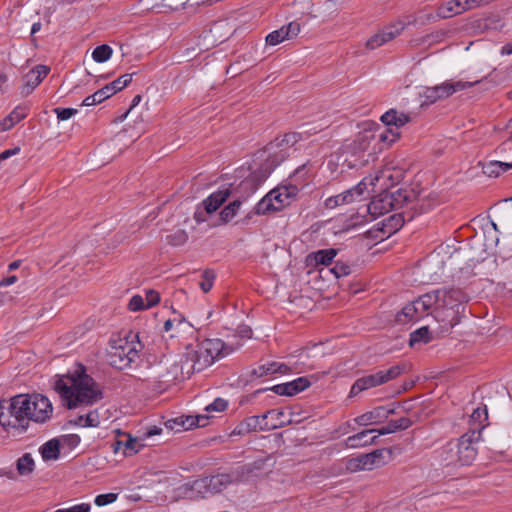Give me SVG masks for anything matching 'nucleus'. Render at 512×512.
Returning <instances> with one entry per match:
<instances>
[{
  "mask_svg": "<svg viewBox=\"0 0 512 512\" xmlns=\"http://www.w3.org/2000/svg\"><path fill=\"white\" fill-rule=\"evenodd\" d=\"M468 296L459 288L434 290L421 295L418 299L406 304L396 315L398 324L416 322L428 315L443 323V328H452L459 323L460 309Z\"/></svg>",
  "mask_w": 512,
  "mask_h": 512,
  "instance_id": "1",
  "label": "nucleus"
},
{
  "mask_svg": "<svg viewBox=\"0 0 512 512\" xmlns=\"http://www.w3.org/2000/svg\"><path fill=\"white\" fill-rule=\"evenodd\" d=\"M52 415V403L42 394H18L0 401V425L7 431L24 433L30 423L44 424Z\"/></svg>",
  "mask_w": 512,
  "mask_h": 512,
  "instance_id": "2",
  "label": "nucleus"
},
{
  "mask_svg": "<svg viewBox=\"0 0 512 512\" xmlns=\"http://www.w3.org/2000/svg\"><path fill=\"white\" fill-rule=\"evenodd\" d=\"M55 390L69 409L90 406L102 398L94 379L87 374L60 378L55 383Z\"/></svg>",
  "mask_w": 512,
  "mask_h": 512,
  "instance_id": "3",
  "label": "nucleus"
},
{
  "mask_svg": "<svg viewBox=\"0 0 512 512\" xmlns=\"http://www.w3.org/2000/svg\"><path fill=\"white\" fill-rule=\"evenodd\" d=\"M263 461L240 465L232 468L228 472L218 473L210 477L197 479L184 486L185 491L188 489L192 493L205 496L207 493H219L226 489L229 485L249 481L252 477L257 476L262 468Z\"/></svg>",
  "mask_w": 512,
  "mask_h": 512,
  "instance_id": "4",
  "label": "nucleus"
},
{
  "mask_svg": "<svg viewBox=\"0 0 512 512\" xmlns=\"http://www.w3.org/2000/svg\"><path fill=\"white\" fill-rule=\"evenodd\" d=\"M302 139L301 133L289 132L271 141L265 148V152L268 153L266 163L242 181L241 186L252 190L257 189L268 178L271 171L289 156V150Z\"/></svg>",
  "mask_w": 512,
  "mask_h": 512,
  "instance_id": "5",
  "label": "nucleus"
},
{
  "mask_svg": "<svg viewBox=\"0 0 512 512\" xmlns=\"http://www.w3.org/2000/svg\"><path fill=\"white\" fill-rule=\"evenodd\" d=\"M220 339H205L195 345H188L181 361L182 373L200 372L227 354Z\"/></svg>",
  "mask_w": 512,
  "mask_h": 512,
  "instance_id": "6",
  "label": "nucleus"
},
{
  "mask_svg": "<svg viewBox=\"0 0 512 512\" xmlns=\"http://www.w3.org/2000/svg\"><path fill=\"white\" fill-rule=\"evenodd\" d=\"M414 196L406 190H386L374 196L368 205V212L372 218L380 217L391 210L402 209L412 205Z\"/></svg>",
  "mask_w": 512,
  "mask_h": 512,
  "instance_id": "7",
  "label": "nucleus"
},
{
  "mask_svg": "<svg viewBox=\"0 0 512 512\" xmlns=\"http://www.w3.org/2000/svg\"><path fill=\"white\" fill-rule=\"evenodd\" d=\"M405 207L406 209L404 211L395 213L378 224L381 225L378 230L381 231L383 235L389 237L396 233L403 226L405 221H411L416 214L428 211L432 208V204L424 199H415L412 205Z\"/></svg>",
  "mask_w": 512,
  "mask_h": 512,
  "instance_id": "8",
  "label": "nucleus"
},
{
  "mask_svg": "<svg viewBox=\"0 0 512 512\" xmlns=\"http://www.w3.org/2000/svg\"><path fill=\"white\" fill-rule=\"evenodd\" d=\"M142 348L143 345L138 340H120L119 344L113 346L112 350L109 352V363L116 369H126L139 359Z\"/></svg>",
  "mask_w": 512,
  "mask_h": 512,
  "instance_id": "9",
  "label": "nucleus"
},
{
  "mask_svg": "<svg viewBox=\"0 0 512 512\" xmlns=\"http://www.w3.org/2000/svg\"><path fill=\"white\" fill-rule=\"evenodd\" d=\"M133 75V73H130L120 76L116 80L96 91L94 94L87 96L83 100L81 106H93L100 104L118 91L124 89L132 81Z\"/></svg>",
  "mask_w": 512,
  "mask_h": 512,
  "instance_id": "10",
  "label": "nucleus"
},
{
  "mask_svg": "<svg viewBox=\"0 0 512 512\" xmlns=\"http://www.w3.org/2000/svg\"><path fill=\"white\" fill-rule=\"evenodd\" d=\"M480 440V430L473 429L463 434L457 443L458 461L461 465H470L477 455L474 443Z\"/></svg>",
  "mask_w": 512,
  "mask_h": 512,
  "instance_id": "11",
  "label": "nucleus"
},
{
  "mask_svg": "<svg viewBox=\"0 0 512 512\" xmlns=\"http://www.w3.org/2000/svg\"><path fill=\"white\" fill-rule=\"evenodd\" d=\"M391 453L388 449H376L371 453L362 454L348 461V468L351 470H372L385 463L384 453Z\"/></svg>",
  "mask_w": 512,
  "mask_h": 512,
  "instance_id": "12",
  "label": "nucleus"
},
{
  "mask_svg": "<svg viewBox=\"0 0 512 512\" xmlns=\"http://www.w3.org/2000/svg\"><path fill=\"white\" fill-rule=\"evenodd\" d=\"M394 413V408L378 406L371 411L359 415L354 419V421L360 426L376 425L384 422L390 415Z\"/></svg>",
  "mask_w": 512,
  "mask_h": 512,
  "instance_id": "13",
  "label": "nucleus"
},
{
  "mask_svg": "<svg viewBox=\"0 0 512 512\" xmlns=\"http://www.w3.org/2000/svg\"><path fill=\"white\" fill-rule=\"evenodd\" d=\"M50 68L46 65H37L24 76V84L21 87L22 95H29L48 75Z\"/></svg>",
  "mask_w": 512,
  "mask_h": 512,
  "instance_id": "14",
  "label": "nucleus"
},
{
  "mask_svg": "<svg viewBox=\"0 0 512 512\" xmlns=\"http://www.w3.org/2000/svg\"><path fill=\"white\" fill-rule=\"evenodd\" d=\"M300 32V25L297 22H290L280 29L272 31L266 36V43L271 46L278 45L284 40L291 39Z\"/></svg>",
  "mask_w": 512,
  "mask_h": 512,
  "instance_id": "15",
  "label": "nucleus"
},
{
  "mask_svg": "<svg viewBox=\"0 0 512 512\" xmlns=\"http://www.w3.org/2000/svg\"><path fill=\"white\" fill-rule=\"evenodd\" d=\"M310 384L308 378L299 377L293 381L275 385L271 390L281 396H293L308 388Z\"/></svg>",
  "mask_w": 512,
  "mask_h": 512,
  "instance_id": "16",
  "label": "nucleus"
},
{
  "mask_svg": "<svg viewBox=\"0 0 512 512\" xmlns=\"http://www.w3.org/2000/svg\"><path fill=\"white\" fill-rule=\"evenodd\" d=\"M468 9H471L469 0H450L438 7L437 17L441 19L450 18Z\"/></svg>",
  "mask_w": 512,
  "mask_h": 512,
  "instance_id": "17",
  "label": "nucleus"
},
{
  "mask_svg": "<svg viewBox=\"0 0 512 512\" xmlns=\"http://www.w3.org/2000/svg\"><path fill=\"white\" fill-rule=\"evenodd\" d=\"M231 189L228 186H222L218 191L212 193L203 201L204 208L207 213L215 212L230 196Z\"/></svg>",
  "mask_w": 512,
  "mask_h": 512,
  "instance_id": "18",
  "label": "nucleus"
},
{
  "mask_svg": "<svg viewBox=\"0 0 512 512\" xmlns=\"http://www.w3.org/2000/svg\"><path fill=\"white\" fill-rule=\"evenodd\" d=\"M381 122L388 126V127H394L393 129L399 130L400 127L404 126L408 122H410L411 117L409 114H406L404 112H400L396 109H390L386 111L381 117Z\"/></svg>",
  "mask_w": 512,
  "mask_h": 512,
  "instance_id": "19",
  "label": "nucleus"
},
{
  "mask_svg": "<svg viewBox=\"0 0 512 512\" xmlns=\"http://www.w3.org/2000/svg\"><path fill=\"white\" fill-rule=\"evenodd\" d=\"M478 81L475 82H465V81H447L440 85H436V89L439 95V99H445L449 96L453 95L455 92L470 88L477 84Z\"/></svg>",
  "mask_w": 512,
  "mask_h": 512,
  "instance_id": "20",
  "label": "nucleus"
},
{
  "mask_svg": "<svg viewBox=\"0 0 512 512\" xmlns=\"http://www.w3.org/2000/svg\"><path fill=\"white\" fill-rule=\"evenodd\" d=\"M338 250L334 248L329 249H321L315 252L310 253L307 256L308 265H324L329 266L332 264L334 258L337 256Z\"/></svg>",
  "mask_w": 512,
  "mask_h": 512,
  "instance_id": "21",
  "label": "nucleus"
},
{
  "mask_svg": "<svg viewBox=\"0 0 512 512\" xmlns=\"http://www.w3.org/2000/svg\"><path fill=\"white\" fill-rule=\"evenodd\" d=\"M380 379L378 372L358 378L352 385L349 396L354 397L362 391L381 385Z\"/></svg>",
  "mask_w": 512,
  "mask_h": 512,
  "instance_id": "22",
  "label": "nucleus"
},
{
  "mask_svg": "<svg viewBox=\"0 0 512 512\" xmlns=\"http://www.w3.org/2000/svg\"><path fill=\"white\" fill-rule=\"evenodd\" d=\"M113 446L115 453L123 448V454L125 456H132L139 451L142 445L136 438H132L130 435H128L126 440H117Z\"/></svg>",
  "mask_w": 512,
  "mask_h": 512,
  "instance_id": "23",
  "label": "nucleus"
},
{
  "mask_svg": "<svg viewBox=\"0 0 512 512\" xmlns=\"http://www.w3.org/2000/svg\"><path fill=\"white\" fill-rule=\"evenodd\" d=\"M259 427V419L255 416H249L237 424L232 434L246 435L251 432L259 431Z\"/></svg>",
  "mask_w": 512,
  "mask_h": 512,
  "instance_id": "24",
  "label": "nucleus"
},
{
  "mask_svg": "<svg viewBox=\"0 0 512 512\" xmlns=\"http://www.w3.org/2000/svg\"><path fill=\"white\" fill-rule=\"evenodd\" d=\"M512 168L511 162L490 161L483 165V173L489 177H498L501 173Z\"/></svg>",
  "mask_w": 512,
  "mask_h": 512,
  "instance_id": "25",
  "label": "nucleus"
},
{
  "mask_svg": "<svg viewBox=\"0 0 512 512\" xmlns=\"http://www.w3.org/2000/svg\"><path fill=\"white\" fill-rule=\"evenodd\" d=\"M40 453L45 461L56 460L60 455V443L57 439H51L40 447Z\"/></svg>",
  "mask_w": 512,
  "mask_h": 512,
  "instance_id": "26",
  "label": "nucleus"
},
{
  "mask_svg": "<svg viewBox=\"0 0 512 512\" xmlns=\"http://www.w3.org/2000/svg\"><path fill=\"white\" fill-rule=\"evenodd\" d=\"M373 141H375L373 131H364L358 134L353 142L352 149L355 153H364L370 148Z\"/></svg>",
  "mask_w": 512,
  "mask_h": 512,
  "instance_id": "27",
  "label": "nucleus"
},
{
  "mask_svg": "<svg viewBox=\"0 0 512 512\" xmlns=\"http://www.w3.org/2000/svg\"><path fill=\"white\" fill-rule=\"evenodd\" d=\"M405 28V23L402 21H397L394 23H391L390 25L385 26L382 30H380L378 33L381 37V40L384 43H387L397 37L401 34V32Z\"/></svg>",
  "mask_w": 512,
  "mask_h": 512,
  "instance_id": "28",
  "label": "nucleus"
},
{
  "mask_svg": "<svg viewBox=\"0 0 512 512\" xmlns=\"http://www.w3.org/2000/svg\"><path fill=\"white\" fill-rule=\"evenodd\" d=\"M35 462L30 453H25L16 461V470L20 476H28L33 473Z\"/></svg>",
  "mask_w": 512,
  "mask_h": 512,
  "instance_id": "29",
  "label": "nucleus"
},
{
  "mask_svg": "<svg viewBox=\"0 0 512 512\" xmlns=\"http://www.w3.org/2000/svg\"><path fill=\"white\" fill-rule=\"evenodd\" d=\"M488 419V413L486 407L484 408H476L473 410L470 416L471 427L469 431L476 429L477 431L485 427V422Z\"/></svg>",
  "mask_w": 512,
  "mask_h": 512,
  "instance_id": "30",
  "label": "nucleus"
},
{
  "mask_svg": "<svg viewBox=\"0 0 512 512\" xmlns=\"http://www.w3.org/2000/svg\"><path fill=\"white\" fill-rule=\"evenodd\" d=\"M26 114L19 107L15 108L8 116L0 122V131H7L14 127L15 124L24 119Z\"/></svg>",
  "mask_w": 512,
  "mask_h": 512,
  "instance_id": "31",
  "label": "nucleus"
},
{
  "mask_svg": "<svg viewBox=\"0 0 512 512\" xmlns=\"http://www.w3.org/2000/svg\"><path fill=\"white\" fill-rule=\"evenodd\" d=\"M373 133L375 141L377 140L387 145H391L392 143L397 141L401 136L399 130L393 128H387L384 131H375Z\"/></svg>",
  "mask_w": 512,
  "mask_h": 512,
  "instance_id": "32",
  "label": "nucleus"
},
{
  "mask_svg": "<svg viewBox=\"0 0 512 512\" xmlns=\"http://www.w3.org/2000/svg\"><path fill=\"white\" fill-rule=\"evenodd\" d=\"M431 341V335L427 326H423L410 334L409 345L427 344Z\"/></svg>",
  "mask_w": 512,
  "mask_h": 512,
  "instance_id": "33",
  "label": "nucleus"
},
{
  "mask_svg": "<svg viewBox=\"0 0 512 512\" xmlns=\"http://www.w3.org/2000/svg\"><path fill=\"white\" fill-rule=\"evenodd\" d=\"M74 423L81 427H97L100 424L99 414L96 410L89 411L85 415H79Z\"/></svg>",
  "mask_w": 512,
  "mask_h": 512,
  "instance_id": "34",
  "label": "nucleus"
},
{
  "mask_svg": "<svg viewBox=\"0 0 512 512\" xmlns=\"http://www.w3.org/2000/svg\"><path fill=\"white\" fill-rule=\"evenodd\" d=\"M190 324L186 322L183 318H174L168 319L164 323V330L166 332L174 331L175 333L171 334V337H177L180 332L184 330V328H189Z\"/></svg>",
  "mask_w": 512,
  "mask_h": 512,
  "instance_id": "35",
  "label": "nucleus"
},
{
  "mask_svg": "<svg viewBox=\"0 0 512 512\" xmlns=\"http://www.w3.org/2000/svg\"><path fill=\"white\" fill-rule=\"evenodd\" d=\"M255 214L257 215H265L270 212H276L278 209H276V205L274 204V201L270 197L269 193H267L255 206Z\"/></svg>",
  "mask_w": 512,
  "mask_h": 512,
  "instance_id": "36",
  "label": "nucleus"
},
{
  "mask_svg": "<svg viewBox=\"0 0 512 512\" xmlns=\"http://www.w3.org/2000/svg\"><path fill=\"white\" fill-rule=\"evenodd\" d=\"M207 420L206 416H186L179 417L174 420L175 423L180 424L184 430L190 429L194 426H204L205 421Z\"/></svg>",
  "mask_w": 512,
  "mask_h": 512,
  "instance_id": "37",
  "label": "nucleus"
},
{
  "mask_svg": "<svg viewBox=\"0 0 512 512\" xmlns=\"http://www.w3.org/2000/svg\"><path fill=\"white\" fill-rule=\"evenodd\" d=\"M405 371V365L398 364L395 366L390 367L387 370H380L378 371V375L381 378V384H384L392 379H395L399 375H401Z\"/></svg>",
  "mask_w": 512,
  "mask_h": 512,
  "instance_id": "38",
  "label": "nucleus"
},
{
  "mask_svg": "<svg viewBox=\"0 0 512 512\" xmlns=\"http://www.w3.org/2000/svg\"><path fill=\"white\" fill-rule=\"evenodd\" d=\"M112 48L107 45H99L92 52V58L97 63H103L110 59L112 56Z\"/></svg>",
  "mask_w": 512,
  "mask_h": 512,
  "instance_id": "39",
  "label": "nucleus"
},
{
  "mask_svg": "<svg viewBox=\"0 0 512 512\" xmlns=\"http://www.w3.org/2000/svg\"><path fill=\"white\" fill-rule=\"evenodd\" d=\"M240 206H241L240 200H234L233 202H231L230 204L225 206L222 209V211L220 212L221 220L224 223L229 222L231 219H233L236 216Z\"/></svg>",
  "mask_w": 512,
  "mask_h": 512,
  "instance_id": "40",
  "label": "nucleus"
},
{
  "mask_svg": "<svg viewBox=\"0 0 512 512\" xmlns=\"http://www.w3.org/2000/svg\"><path fill=\"white\" fill-rule=\"evenodd\" d=\"M370 433H374V430H364V431H361L355 435H352V436H349L347 439H346V446L349 447V448H358V447H363L365 446L364 445V439L366 438V436Z\"/></svg>",
  "mask_w": 512,
  "mask_h": 512,
  "instance_id": "41",
  "label": "nucleus"
},
{
  "mask_svg": "<svg viewBox=\"0 0 512 512\" xmlns=\"http://www.w3.org/2000/svg\"><path fill=\"white\" fill-rule=\"evenodd\" d=\"M188 240V235L185 230H177L174 233L166 236V242L171 246H182Z\"/></svg>",
  "mask_w": 512,
  "mask_h": 512,
  "instance_id": "42",
  "label": "nucleus"
},
{
  "mask_svg": "<svg viewBox=\"0 0 512 512\" xmlns=\"http://www.w3.org/2000/svg\"><path fill=\"white\" fill-rule=\"evenodd\" d=\"M268 414L270 415V424H277V428L284 427L290 423L289 419H285V412L283 410L271 409L268 410Z\"/></svg>",
  "mask_w": 512,
  "mask_h": 512,
  "instance_id": "43",
  "label": "nucleus"
},
{
  "mask_svg": "<svg viewBox=\"0 0 512 512\" xmlns=\"http://www.w3.org/2000/svg\"><path fill=\"white\" fill-rule=\"evenodd\" d=\"M274 204L276 205V209L278 211L282 210L285 206L289 205L291 202L288 199H284V193L281 191V186L271 190L268 192Z\"/></svg>",
  "mask_w": 512,
  "mask_h": 512,
  "instance_id": "44",
  "label": "nucleus"
},
{
  "mask_svg": "<svg viewBox=\"0 0 512 512\" xmlns=\"http://www.w3.org/2000/svg\"><path fill=\"white\" fill-rule=\"evenodd\" d=\"M387 425L392 433L397 431H403L408 429L412 425V421L407 417H401L399 419L390 420Z\"/></svg>",
  "mask_w": 512,
  "mask_h": 512,
  "instance_id": "45",
  "label": "nucleus"
},
{
  "mask_svg": "<svg viewBox=\"0 0 512 512\" xmlns=\"http://www.w3.org/2000/svg\"><path fill=\"white\" fill-rule=\"evenodd\" d=\"M331 272L336 278H340L348 276L351 273V267L346 262L338 260L335 262L333 268H331Z\"/></svg>",
  "mask_w": 512,
  "mask_h": 512,
  "instance_id": "46",
  "label": "nucleus"
},
{
  "mask_svg": "<svg viewBox=\"0 0 512 512\" xmlns=\"http://www.w3.org/2000/svg\"><path fill=\"white\" fill-rule=\"evenodd\" d=\"M421 96L424 98L422 105H430L440 100L435 86L425 88Z\"/></svg>",
  "mask_w": 512,
  "mask_h": 512,
  "instance_id": "47",
  "label": "nucleus"
},
{
  "mask_svg": "<svg viewBox=\"0 0 512 512\" xmlns=\"http://www.w3.org/2000/svg\"><path fill=\"white\" fill-rule=\"evenodd\" d=\"M53 112L56 114L57 119L59 121H65L76 115L78 113V110L75 108L57 107L53 110Z\"/></svg>",
  "mask_w": 512,
  "mask_h": 512,
  "instance_id": "48",
  "label": "nucleus"
},
{
  "mask_svg": "<svg viewBox=\"0 0 512 512\" xmlns=\"http://www.w3.org/2000/svg\"><path fill=\"white\" fill-rule=\"evenodd\" d=\"M255 417L259 419V431H269L277 429V424H270V415L268 414V411L262 415H256Z\"/></svg>",
  "mask_w": 512,
  "mask_h": 512,
  "instance_id": "49",
  "label": "nucleus"
},
{
  "mask_svg": "<svg viewBox=\"0 0 512 512\" xmlns=\"http://www.w3.org/2000/svg\"><path fill=\"white\" fill-rule=\"evenodd\" d=\"M228 406L227 400L223 398H216L212 403L206 406L205 410L207 412H222Z\"/></svg>",
  "mask_w": 512,
  "mask_h": 512,
  "instance_id": "50",
  "label": "nucleus"
},
{
  "mask_svg": "<svg viewBox=\"0 0 512 512\" xmlns=\"http://www.w3.org/2000/svg\"><path fill=\"white\" fill-rule=\"evenodd\" d=\"M214 278H215V276H214L213 272H211V271H205L202 274V281L200 282V288L202 289L203 292L207 293L211 290V288L213 286Z\"/></svg>",
  "mask_w": 512,
  "mask_h": 512,
  "instance_id": "51",
  "label": "nucleus"
},
{
  "mask_svg": "<svg viewBox=\"0 0 512 512\" xmlns=\"http://www.w3.org/2000/svg\"><path fill=\"white\" fill-rule=\"evenodd\" d=\"M128 308L131 311H141L147 309L144 298L140 295H134L130 299Z\"/></svg>",
  "mask_w": 512,
  "mask_h": 512,
  "instance_id": "52",
  "label": "nucleus"
},
{
  "mask_svg": "<svg viewBox=\"0 0 512 512\" xmlns=\"http://www.w3.org/2000/svg\"><path fill=\"white\" fill-rule=\"evenodd\" d=\"M117 499V494L115 493H107V494H100L95 497L94 503L97 506H104L107 504H111L115 502Z\"/></svg>",
  "mask_w": 512,
  "mask_h": 512,
  "instance_id": "53",
  "label": "nucleus"
},
{
  "mask_svg": "<svg viewBox=\"0 0 512 512\" xmlns=\"http://www.w3.org/2000/svg\"><path fill=\"white\" fill-rule=\"evenodd\" d=\"M147 309L158 304L160 301L159 293L155 290H148L144 299Z\"/></svg>",
  "mask_w": 512,
  "mask_h": 512,
  "instance_id": "54",
  "label": "nucleus"
},
{
  "mask_svg": "<svg viewBox=\"0 0 512 512\" xmlns=\"http://www.w3.org/2000/svg\"><path fill=\"white\" fill-rule=\"evenodd\" d=\"M281 191L284 193V199H288L290 202H292L296 198L299 189L296 185H287L281 186Z\"/></svg>",
  "mask_w": 512,
  "mask_h": 512,
  "instance_id": "55",
  "label": "nucleus"
},
{
  "mask_svg": "<svg viewBox=\"0 0 512 512\" xmlns=\"http://www.w3.org/2000/svg\"><path fill=\"white\" fill-rule=\"evenodd\" d=\"M91 505L89 503H81L69 508L57 509L54 512H90Z\"/></svg>",
  "mask_w": 512,
  "mask_h": 512,
  "instance_id": "56",
  "label": "nucleus"
},
{
  "mask_svg": "<svg viewBox=\"0 0 512 512\" xmlns=\"http://www.w3.org/2000/svg\"><path fill=\"white\" fill-rule=\"evenodd\" d=\"M336 198L342 205L349 204L355 200L354 194L351 189H348V190L336 195Z\"/></svg>",
  "mask_w": 512,
  "mask_h": 512,
  "instance_id": "57",
  "label": "nucleus"
},
{
  "mask_svg": "<svg viewBox=\"0 0 512 512\" xmlns=\"http://www.w3.org/2000/svg\"><path fill=\"white\" fill-rule=\"evenodd\" d=\"M385 43L381 40V37L379 35V33H376L374 34L371 38H369L366 42V47L368 49H376L382 45H384Z\"/></svg>",
  "mask_w": 512,
  "mask_h": 512,
  "instance_id": "58",
  "label": "nucleus"
},
{
  "mask_svg": "<svg viewBox=\"0 0 512 512\" xmlns=\"http://www.w3.org/2000/svg\"><path fill=\"white\" fill-rule=\"evenodd\" d=\"M367 189V178H364L361 182H359L356 186L351 188L355 199L361 197L365 190Z\"/></svg>",
  "mask_w": 512,
  "mask_h": 512,
  "instance_id": "59",
  "label": "nucleus"
},
{
  "mask_svg": "<svg viewBox=\"0 0 512 512\" xmlns=\"http://www.w3.org/2000/svg\"><path fill=\"white\" fill-rule=\"evenodd\" d=\"M164 6L171 10H178L183 8L189 0H163Z\"/></svg>",
  "mask_w": 512,
  "mask_h": 512,
  "instance_id": "60",
  "label": "nucleus"
},
{
  "mask_svg": "<svg viewBox=\"0 0 512 512\" xmlns=\"http://www.w3.org/2000/svg\"><path fill=\"white\" fill-rule=\"evenodd\" d=\"M237 333L241 338L249 339L252 337V330L249 326H240Z\"/></svg>",
  "mask_w": 512,
  "mask_h": 512,
  "instance_id": "61",
  "label": "nucleus"
},
{
  "mask_svg": "<svg viewBox=\"0 0 512 512\" xmlns=\"http://www.w3.org/2000/svg\"><path fill=\"white\" fill-rule=\"evenodd\" d=\"M266 375H268V373H267V371L265 369V364L264 365H260L259 367L254 368L251 371V376L252 377L260 378V377H263V376H266Z\"/></svg>",
  "mask_w": 512,
  "mask_h": 512,
  "instance_id": "62",
  "label": "nucleus"
},
{
  "mask_svg": "<svg viewBox=\"0 0 512 512\" xmlns=\"http://www.w3.org/2000/svg\"><path fill=\"white\" fill-rule=\"evenodd\" d=\"M280 368H281V366H280V363H278V362H271V363L265 364V369H266L268 375L275 374L277 372V370Z\"/></svg>",
  "mask_w": 512,
  "mask_h": 512,
  "instance_id": "63",
  "label": "nucleus"
},
{
  "mask_svg": "<svg viewBox=\"0 0 512 512\" xmlns=\"http://www.w3.org/2000/svg\"><path fill=\"white\" fill-rule=\"evenodd\" d=\"M327 208H335L336 206L341 205L336 196H332L326 200L325 203Z\"/></svg>",
  "mask_w": 512,
  "mask_h": 512,
  "instance_id": "64",
  "label": "nucleus"
}]
</instances>
